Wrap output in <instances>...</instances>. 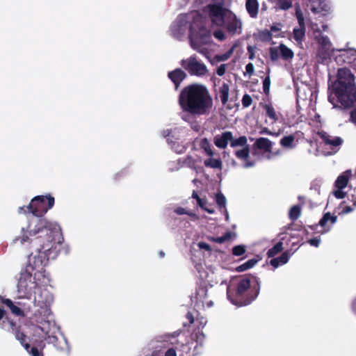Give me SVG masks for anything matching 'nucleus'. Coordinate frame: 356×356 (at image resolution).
Instances as JSON below:
<instances>
[{
  "instance_id": "1",
  "label": "nucleus",
  "mask_w": 356,
  "mask_h": 356,
  "mask_svg": "<svg viewBox=\"0 0 356 356\" xmlns=\"http://www.w3.org/2000/svg\"><path fill=\"white\" fill-rule=\"evenodd\" d=\"M55 200L50 194L47 195H38L34 197L30 202L27 209L33 216L29 219V224L26 227V232L24 228L22 229V235L17 236L13 242H20L24 244L29 241V236L38 235L35 238V243L40 245V251L39 255L35 258V263L44 265L49 259H54L58 255L60 238V227L54 222L48 220L43 216L54 205Z\"/></svg>"
},
{
  "instance_id": "2",
  "label": "nucleus",
  "mask_w": 356,
  "mask_h": 356,
  "mask_svg": "<svg viewBox=\"0 0 356 356\" xmlns=\"http://www.w3.org/2000/svg\"><path fill=\"white\" fill-rule=\"evenodd\" d=\"M179 104L184 111L202 115L209 113L213 100L205 86L192 84L182 89L179 96Z\"/></svg>"
},
{
  "instance_id": "3",
  "label": "nucleus",
  "mask_w": 356,
  "mask_h": 356,
  "mask_svg": "<svg viewBox=\"0 0 356 356\" xmlns=\"http://www.w3.org/2000/svg\"><path fill=\"white\" fill-rule=\"evenodd\" d=\"M260 284L257 280L251 282L250 277H245L238 280L236 285L230 284L227 288L228 300L236 306L250 305L258 296Z\"/></svg>"
},
{
  "instance_id": "4",
  "label": "nucleus",
  "mask_w": 356,
  "mask_h": 356,
  "mask_svg": "<svg viewBox=\"0 0 356 356\" xmlns=\"http://www.w3.org/2000/svg\"><path fill=\"white\" fill-rule=\"evenodd\" d=\"M355 76L346 67L340 68L337 72V79L333 83L332 88L339 102L344 108H349L356 102V87Z\"/></svg>"
},
{
  "instance_id": "5",
  "label": "nucleus",
  "mask_w": 356,
  "mask_h": 356,
  "mask_svg": "<svg viewBox=\"0 0 356 356\" xmlns=\"http://www.w3.org/2000/svg\"><path fill=\"white\" fill-rule=\"evenodd\" d=\"M188 38L191 46L194 50L204 54L206 49L202 47L210 42L211 32L205 25L204 18L199 13H192Z\"/></svg>"
},
{
  "instance_id": "6",
  "label": "nucleus",
  "mask_w": 356,
  "mask_h": 356,
  "mask_svg": "<svg viewBox=\"0 0 356 356\" xmlns=\"http://www.w3.org/2000/svg\"><path fill=\"white\" fill-rule=\"evenodd\" d=\"M212 1L214 3L208 5L211 22L217 26H224L230 10L225 7V0Z\"/></svg>"
},
{
  "instance_id": "7",
  "label": "nucleus",
  "mask_w": 356,
  "mask_h": 356,
  "mask_svg": "<svg viewBox=\"0 0 356 356\" xmlns=\"http://www.w3.org/2000/svg\"><path fill=\"white\" fill-rule=\"evenodd\" d=\"M229 142H230V146L232 147H238V145H245L247 142V137L242 136L238 138H234L232 133L229 131H227L222 133L220 135H216L213 139L215 145L220 149L226 148Z\"/></svg>"
},
{
  "instance_id": "8",
  "label": "nucleus",
  "mask_w": 356,
  "mask_h": 356,
  "mask_svg": "<svg viewBox=\"0 0 356 356\" xmlns=\"http://www.w3.org/2000/svg\"><path fill=\"white\" fill-rule=\"evenodd\" d=\"M180 64L191 76H202L208 71L207 66L203 63L198 61L195 55L181 60Z\"/></svg>"
},
{
  "instance_id": "9",
  "label": "nucleus",
  "mask_w": 356,
  "mask_h": 356,
  "mask_svg": "<svg viewBox=\"0 0 356 356\" xmlns=\"http://www.w3.org/2000/svg\"><path fill=\"white\" fill-rule=\"evenodd\" d=\"M319 44L317 51V60L321 63H326L330 59L334 49L332 44L327 35H319L316 37Z\"/></svg>"
},
{
  "instance_id": "10",
  "label": "nucleus",
  "mask_w": 356,
  "mask_h": 356,
  "mask_svg": "<svg viewBox=\"0 0 356 356\" xmlns=\"http://www.w3.org/2000/svg\"><path fill=\"white\" fill-rule=\"evenodd\" d=\"M6 320L7 321L8 327L6 325L3 324L1 328L13 333L15 335V339L20 343L25 350H29V348H30V344L26 342L27 336L22 330V326L20 325H17L16 322L10 318H6ZM3 323H5V321H3Z\"/></svg>"
},
{
  "instance_id": "11",
  "label": "nucleus",
  "mask_w": 356,
  "mask_h": 356,
  "mask_svg": "<svg viewBox=\"0 0 356 356\" xmlns=\"http://www.w3.org/2000/svg\"><path fill=\"white\" fill-rule=\"evenodd\" d=\"M40 286V283L37 281L32 282V275L28 270H24L20 273L17 283V289L19 293L31 294L33 289Z\"/></svg>"
},
{
  "instance_id": "12",
  "label": "nucleus",
  "mask_w": 356,
  "mask_h": 356,
  "mask_svg": "<svg viewBox=\"0 0 356 356\" xmlns=\"http://www.w3.org/2000/svg\"><path fill=\"white\" fill-rule=\"evenodd\" d=\"M293 56V51L284 44L269 48V57L273 63L277 62L280 58L284 60H290Z\"/></svg>"
},
{
  "instance_id": "13",
  "label": "nucleus",
  "mask_w": 356,
  "mask_h": 356,
  "mask_svg": "<svg viewBox=\"0 0 356 356\" xmlns=\"http://www.w3.org/2000/svg\"><path fill=\"white\" fill-rule=\"evenodd\" d=\"M317 134L325 145L330 147L331 151L328 153L329 154H334L339 150L340 146L343 143V139L341 137L330 136L325 131H318Z\"/></svg>"
},
{
  "instance_id": "14",
  "label": "nucleus",
  "mask_w": 356,
  "mask_h": 356,
  "mask_svg": "<svg viewBox=\"0 0 356 356\" xmlns=\"http://www.w3.org/2000/svg\"><path fill=\"white\" fill-rule=\"evenodd\" d=\"M337 220V216L332 215L330 212H326L323 214L318 224L309 225L308 227L316 232L318 227L320 226L323 230L319 232L321 234H325L330 230L332 226L336 223Z\"/></svg>"
},
{
  "instance_id": "15",
  "label": "nucleus",
  "mask_w": 356,
  "mask_h": 356,
  "mask_svg": "<svg viewBox=\"0 0 356 356\" xmlns=\"http://www.w3.org/2000/svg\"><path fill=\"white\" fill-rule=\"evenodd\" d=\"M0 304L5 305L16 316L24 317L26 316L25 305L21 302H13L10 299L0 296Z\"/></svg>"
},
{
  "instance_id": "16",
  "label": "nucleus",
  "mask_w": 356,
  "mask_h": 356,
  "mask_svg": "<svg viewBox=\"0 0 356 356\" xmlns=\"http://www.w3.org/2000/svg\"><path fill=\"white\" fill-rule=\"evenodd\" d=\"M225 26L227 31L232 35L236 33L240 34L241 32L242 23L231 10L226 18Z\"/></svg>"
},
{
  "instance_id": "17",
  "label": "nucleus",
  "mask_w": 356,
  "mask_h": 356,
  "mask_svg": "<svg viewBox=\"0 0 356 356\" xmlns=\"http://www.w3.org/2000/svg\"><path fill=\"white\" fill-rule=\"evenodd\" d=\"M238 147H242L243 148L235 151L234 155L237 159L245 161L243 167L245 168H249L254 166V161L248 160L250 156V146L248 144V141L245 145H238Z\"/></svg>"
},
{
  "instance_id": "18",
  "label": "nucleus",
  "mask_w": 356,
  "mask_h": 356,
  "mask_svg": "<svg viewBox=\"0 0 356 356\" xmlns=\"http://www.w3.org/2000/svg\"><path fill=\"white\" fill-rule=\"evenodd\" d=\"M187 74L181 68H176L168 73V77L174 83L175 90H177L181 83L186 78Z\"/></svg>"
},
{
  "instance_id": "19",
  "label": "nucleus",
  "mask_w": 356,
  "mask_h": 356,
  "mask_svg": "<svg viewBox=\"0 0 356 356\" xmlns=\"http://www.w3.org/2000/svg\"><path fill=\"white\" fill-rule=\"evenodd\" d=\"M351 177L352 171L350 170H346L337 178L334 182V186L338 189L345 188L347 186L348 181Z\"/></svg>"
},
{
  "instance_id": "20",
  "label": "nucleus",
  "mask_w": 356,
  "mask_h": 356,
  "mask_svg": "<svg viewBox=\"0 0 356 356\" xmlns=\"http://www.w3.org/2000/svg\"><path fill=\"white\" fill-rule=\"evenodd\" d=\"M245 8L251 18H257L259 13V3L257 0H246Z\"/></svg>"
},
{
  "instance_id": "21",
  "label": "nucleus",
  "mask_w": 356,
  "mask_h": 356,
  "mask_svg": "<svg viewBox=\"0 0 356 356\" xmlns=\"http://www.w3.org/2000/svg\"><path fill=\"white\" fill-rule=\"evenodd\" d=\"M31 247L33 248H35V250L38 251V254L35 255L33 258V265L34 266V268H40V270H38V273H35V275H34V279L35 280L36 279V277L38 275V276H40L42 275V271L43 270V272H45V270H43V268L47 266L49 263V261H47V264H45L44 265H42V264H35V258L39 255L40 254V245H37L35 243V238L34 239H32L31 240ZM41 251H44V250H41ZM57 257V256L54 258L53 259H55ZM51 259H49L48 261H49Z\"/></svg>"
},
{
  "instance_id": "22",
  "label": "nucleus",
  "mask_w": 356,
  "mask_h": 356,
  "mask_svg": "<svg viewBox=\"0 0 356 356\" xmlns=\"http://www.w3.org/2000/svg\"><path fill=\"white\" fill-rule=\"evenodd\" d=\"M272 142L267 138H259L256 140L254 145L259 149L265 151L266 152H270L272 149Z\"/></svg>"
},
{
  "instance_id": "23",
  "label": "nucleus",
  "mask_w": 356,
  "mask_h": 356,
  "mask_svg": "<svg viewBox=\"0 0 356 356\" xmlns=\"http://www.w3.org/2000/svg\"><path fill=\"white\" fill-rule=\"evenodd\" d=\"M260 106L266 111V115L275 123L278 121L279 116L273 108L272 104H263L260 103Z\"/></svg>"
},
{
  "instance_id": "24",
  "label": "nucleus",
  "mask_w": 356,
  "mask_h": 356,
  "mask_svg": "<svg viewBox=\"0 0 356 356\" xmlns=\"http://www.w3.org/2000/svg\"><path fill=\"white\" fill-rule=\"evenodd\" d=\"M290 257V254L289 251L284 252L280 257L276 258H273L270 261V264L274 268H277L280 265L285 264L288 262Z\"/></svg>"
},
{
  "instance_id": "25",
  "label": "nucleus",
  "mask_w": 356,
  "mask_h": 356,
  "mask_svg": "<svg viewBox=\"0 0 356 356\" xmlns=\"http://www.w3.org/2000/svg\"><path fill=\"white\" fill-rule=\"evenodd\" d=\"M313 3L312 10L314 13L327 12L330 9L328 4L325 3L324 0H318V1H313Z\"/></svg>"
},
{
  "instance_id": "26",
  "label": "nucleus",
  "mask_w": 356,
  "mask_h": 356,
  "mask_svg": "<svg viewBox=\"0 0 356 356\" xmlns=\"http://www.w3.org/2000/svg\"><path fill=\"white\" fill-rule=\"evenodd\" d=\"M229 92V86L224 82L218 89V95L222 105H225L228 102Z\"/></svg>"
},
{
  "instance_id": "27",
  "label": "nucleus",
  "mask_w": 356,
  "mask_h": 356,
  "mask_svg": "<svg viewBox=\"0 0 356 356\" xmlns=\"http://www.w3.org/2000/svg\"><path fill=\"white\" fill-rule=\"evenodd\" d=\"M45 347L43 341H40L37 346H31L26 350L31 356H43L42 350Z\"/></svg>"
},
{
  "instance_id": "28",
  "label": "nucleus",
  "mask_w": 356,
  "mask_h": 356,
  "mask_svg": "<svg viewBox=\"0 0 356 356\" xmlns=\"http://www.w3.org/2000/svg\"><path fill=\"white\" fill-rule=\"evenodd\" d=\"M306 26H299L293 29V36L298 42H301L305 36Z\"/></svg>"
},
{
  "instance_id": "29",
  "label": "nucleus",
  "mask_w": 356,
  "mask_h": 356,
  "mask_svg": "<svg viewBox=\"0 0 356 356\" xmlns=\"http://www.w3.org/2000/svg\"><path fill=\"white\" fill-rule=\"evenodd\" d=\"M259 261L258 259L252 258L236 268L237 272H243L252 268Z\"/></svg>"
},
{
  "instance_id": "30",
  "label": "nucleus",
  "mask_w": 356,
  "mask_h": 356,
  "mask_svg": "<svg viewBox=\"0 0 356 356\" xmlns=\"http://www.w3.org/2000/svg\"><path fill=\"white\" fill-rule=\"evenodd\" d=\"M257 39L261 42H270L273 39V34L268 29L259 31L257 35Z\"/></svg>"
},
{
  "instance_id": "31",
  "label": "nucleus",
  "mask_w": 356,
  "mask_h": 356,
  "mask_svg": "<svg viewBox=\"0 0 356 356\" xmlns=\"http://www.w3.org/2000/svg\"><path fill=\"white\" fill-rule=\"evenodd\" d=\"M283 243L281 241L277 242L273 247L270 248L266 254L269 258H273L275 255L283 250Z\"/></svg>"
},
{
  "instance_id": "32",
  "label": "nucleus",
  "mask_w": 356,
  "mask_h": 356,
  "mask_svg": "<svg viewBox=\"0 0 356 356\" xmlns=\"http://www.w3.org/2000/svg\"><path fill=\"white\" fill-rule=\"evenodd\" d=\"M341 56L343 57V62L351 65L356 60V51H344V53Z\"/></svg>"
},
{
  "instance_id": "33",
  "label": "nucleus",
  "mask_w": 356,
  "mask_h": 356,
  "mask_svg": "<svg viewBox=\"0 0 356 356\" xmlns=\"http://www.w3.org/2000/svg\"><path fill=\"white\" fill-rule=\"evenodd\" d=\"M204 164L207 168L221 169L222 162L220 159H208L204 161Z\"/></svg>"
},
{
  "instance_id": "34",
  "label": "nucleus",
  "mask_w": 356,
  "mask_h": 356,
  "mask_svg": "<svg viewBox=\"0 0 356 356\" xmlns=\"http://www.w3.org/2000/svg\"><path fill=\"white\" fill-rule=\"evenodd\" d=\"M300 214L301 207L300 205H294L290 209L289 216L292 221H295L300 217Z\"/></svg>"
},
{
  "instance_id": "35",
  "label": "nucleus",
  "mask_w": 356,
  "mask_h": 356,
  "mask_svg": "<svg viewBox=\"0 0 356 356\" xmlns=\"http://www.w3.org/2000/svg\"><path fill=\"white\" fill-rule=\"evenodd\" d=\"M232 236V233L231 232H227L222 236L209 237V239L210 241H212L214 243H223L224 242L230 240Z\"/></svg>"
},
{
  "instance_id": "36",
  "label": "nucleus",
  "mask_w": 356,
  "mask_h": 356,
  "mask_svg": "<svg viewBox=\"0 0 356 356\" xmlns=\"http://www.w3.org/2000/svg\"><path fill=\"white\" fill-rule=\"evenodd\" d=\"M277 7L282 10H287L293 6V0H277Z\"/></svg>"
},
{
  "instance_id": "37",
  "label": "nucleus",
  "mask_w": 356,
  "mask_h": 356,
  "mask_svg": "<svg viewBox=\"0 0 356 356\" xmlns=\"http://www.w3.org/2000/svg\"><path fill=\"white\" fill-rule=\"evenodd\" d=\"M294 140L295 137L293 135L285 136L280 140V143L284 147H292Z\"/></svg>"
},
{
  "instance_id": "38",
  "label": "nucleus",
  "mask_w": 356,
  "mask_h": 356,
  "mask_svg": "<svg viewBox=\"0 0 356 356\" xmlns=\"http://www.w3.org/2000/svg\"><path fill=\"white\" fill-rule=\"evenodd\" d=\"M200 146L202 149H203L206 153L211 156H213V152L211 148V145L209 143V141L208 140V139L207 138H204L201 140L200 143Z\"/></svg>"
},
{
  "instance_id": "39",
  "label": "nucleus",
  "mask_w": 356,
  "mask_h": 356,
  "mask_svg": "<svg viewBox=\"0 0 356 356\" xmlns=\"http://www.w3.org/2000/svg\"><path fill=\"white\" fill-rule=\"evenodd\" d=\"M236 47V45H233L228 51H227L225 54H222L221 55H216L215 56V59L217 61H225L227 60L230 58V56L232 55L234 50Z\"/></svg>"
},
{
  "instance_id": "40",
  "label": "nucleus",
  "mask_w": 356,
  "mask_h": 356,
  "mask_svg": "<svg viewBox=\"0 0 356 356\" xmlns=\"http://www.w3.org/2000/svg\"><path fill=\"white\" fill-rule=\"evenodd\" d=\"M197 205L204 211H207V213L212 214L214 213V209L209 208L207 207V199L206 197L200 198L197 202Z\"/></svg>"
},
{
  "instance_id": "41",
  "label": "nucleus",
  "mask_w": 356,
  "mask_h": 356,
  "mask_svg": "<svg viewBox=\"0 0 356 356\" xmlns=\"http://www.w3.org/2000/svg\"><path fill=\"white\" fill-rule=\"evenodd\" d=\"M216 202L220 209L225 208L226 198L221 192L217 193L216 194Z\"/></svg>"
},
{
  "instance_id": "42",
  "label": "nucleus",
  "mask_w": 356,
  "mask_h": 356,
  "mask_svg": "<svg viewBox=\"0 0 356 356\" xmlns=\"http://www.w3.org/2000/svg\"><path fill=\"white\" fill-rule=\"evenodd\" d=\"M45 340L48 343L53 344L57 349H63V347L60 346V342L58 341V338L56 336L49 335L45 338Z\"/></svg>"
},
{
  "instance_id": "43",
  "label": "nucleus",
  "mask_w": 356,
  "mask_h": 356,
  "mask_svg": "<svg viewBox=\"0 0 356 356\" xmlns=\"http://www.w3.org/2000/svg\"><path fill=\"white\" fill-rule=\"evenodd\" d=\"M246 251L245 246L243 245H235L232 248V254L234 256H241Z\"/></svg>"
},
{
  "instance_id": "44",
  "label": "nucleus",
  "mask_w": 356,
  "mask_h": 356,
  "mask_svg": "<svg viewBox=\"0 0 356 356\" xmlns=\"http://www.w3.org/2000/svg\"><path fill=\"white\" fill-rule=\"evenodd\" d=\"M270 78L267 75L263 81V91L266 96L270 94Z\"/></svg>"
},
{
  "instance_id": "45",
  "label": "nucleus",
  "mask_w": 356,
  "mask_h": 356,
  "mask_svg": "<svg viewBox=\"0 0 356 356\" xmlns=\"http://www.w3.org/2000/svg\"><path fill=\"white\" fill-rule=\"evenodd\" d=\"M296 17L297 18L299 26H305L304 16L299 7L296 8Z\"/></svg>"
},
{
  "instance_id": "46",
  "label": "nucleus",
  "mask_w": 356,
  "mask_h": 356,
  "mask_svg": "<svg viewBox=\"0 0 356 356\" xmlns=\"http://www.w3.org/2000/svg\"><path fill=\"white\" fill-rule=\"evenodd\" d=\"M242 105L244 108L249 107L252 103V99L248 94H245L242 98Z\"/></svg>"
},
{
  "instance_id": "47",
  "label": "nucleus",
  "mask_w": 356,
  "mask_h": 356,
  "mask_svg": "<svg viewBox=\"0 0 356 356\" xmlns=\"http://www.w3.org/2000/svg\"><path fill=\"white\" fill-rule=\"evenodd\" d=\"M227 65L226 64H221L216 70V74L222 76L225 74L226 72Z\"/></svg>"
},
{
  "instance_id": "48",
  "label": "nucleus",
  "mask_w": 356,
  "mask_h": 356,
  "mask_svg": "<svg viewBox=\"0 0 356 356\" xmlns=\"http://www.w3.org/2000/svg\"><path fill=\"white\" fill-rule=\"evenodd\" d=\"M5 315H6L5 310L0 307V325H1V327L3 324V321H5L4 325H6L8 326L7 321H6V318H8V316L5 317Z\"/></svg>"
},
{
  "instance_id": "49",
  "label": "nucleus",
  "mask_w": 356,
  "mask_h": 356,
  "mask_svg": "<svg viewBox=\"0 0 356 356\" xmlns=\"http://www.w3.org/2000/svg\"><path fill=\"white\" fill-rule=\"evenodd\" d=\"M256 47L253 46L248 45L247 47L248 58L250 60H253L254 58V50Z\"/></svg>"
},
{
  "instance_id": "50",
  "label": "nucleus",
  "mask_w": 356,
  "mask_h": 356,
  "mask_svg": "<svg viewBox=\"0 0 356 356\" xmlns=\"http://www.w3.org/2000/svg\"><path fill=\"white\" fill-rule=\"evenodd\" d=\"M213 35L219 40H223L225 38V35L221 30L215 31L213 32Z\"/></svg>"
},
{
  "instance_id": "51",
  "label": "nucleus",
  "mask_w": 356,
  "mask_h": 356,
  "mask_svg": "<svg viewBox=\"0 0 356 356\" xmlns=\"http://www.w3.org/2000/svg\"><path fill=\"white\" fill-rule=\"evenodd\" d=\"M346 193L343 191V189H338L334 192V195L337 199H343L345 197Z\"/></svg>"
},
{
  "instance_id": "52",
  "label": "nucleus",
  "mask_w": 356,
  "mask_h": 356,
  "mask_svg": "<svg viewBox=\"0 0 356 356\" xmlns=\"http://www.w3.org/2000/svg\"><path fill=\"white\" fill-rule=\"evenodd\" d=\"M321 242V239L319 237H315L313 238H311L308 241V243L312 245L314 247H318Z\"/></svg>"
},
{
  "instance_id": "53",
  "label": "nucleus",
  "mask_w": 356,
  "mask_h": 356,
  "mask_svg": "<svg viewBox=\"0 0 356 356\" xmlns=\"http://www.w3.org/2000/svg\"><path fill=\"white\" fill-rule=\"evenodd\" d=\"M281 27H282V24L281 23H274L271 26H270V30H269L270 31V33L272 32H278L281 30Z\"/></svg>"
},
{
  "instance_id": "54",
  "label": "nucleus",
  "mask_w": 356,
  "mask_h": 356,
  "mask_svg": "<svg viewBox=\"0 0 356 356\" xmlns=\"http://www.w3.org/2000/svg\"><path fill=\"white\" fill-rule=\"evenodd\" d=\"M245 70L247 74L252 75L254 73V67L252 63H249L245 66Z\"/></svg>"
},
{
  "instance_id": "55",
  "label": "nucleus",
  "mask_w": 356,
  "mask_h": 356,
  "mask_svg": "<svg viewBox=\"0 0 356 356\" xmlns=\"http://www.w3.org/2000/svg\"><path fill=\"white\" fill-rule=\"evenodd\" d=\"M350 121L356 125V108L350 112Z\"/></svg>"
},
{
  "instance_id": "56",
  "label": "nucleus",
  "mask_w": 356,
  "mask_h": 356,
  "mask_svg": "<svg viewBox=\"0 0 356 356\" xmlns=\"http://www.w3.org/2000/svg\"><path fill=\"white\" fill-rule=\"evenodd\" d=\"M349 200L353 202V206H356V188H355L350 194Z\"/></svg>"
},
{
  "instance_id": "57",
  "label": "nucleus",
  "mask_w": 356,
  "mask_h": 356,
  "mask_svg": "<svg viewBox=\"0 0 356 356\" xmlns=\"http://www.w3.org/2000/svg\"><path fill=\"white\" fill-rule=\"evenodd\" d=\"M186 318L188 321L189 324H193L195 321L193 314L191 312H187V314H186Z\"/></svg>"
},
{
  "instance_id": "58",
  "label": "nucleus",
  "mask_w": 356,
  "mask_h": 356,
  "mask_svg": "<svg viewBox=\"0 0 356 356\" xmlns=\"http://www.w3.org/2000/svg\"><path fill=\"white\" fill-rule=\"evenodd\" d=\"M40 331L43 332L44 335H46L48 333V331L45 330V327H41L40 325H36L34 328V332L40 334Z\"/></svg>"
},
{
  "instance_id": "59",
  "label": "nucleus",
  "mask_w": 356,
  "mask_h": 356,
  "mask_svg": "<svg viewBox=\"0 0 356 356\" xmlns=\"http://www.w3.org/2000/svg\"><path fill=\"white\" fill-rule=\"evenodd\" d=\"M198 246L201 249H204V250H207V251H210L211 250L210 245L209 244L204 243V242L199 243Z\"/></svg>"
},
{
  "instance_id": "60",
  "label": "nucleus",
  "mask_w": 356,
  "mask_h": 356,
  "mask_svg": "<svg viewBox=\"0 0 356 356\" xmlns=\"http://www.w3.org/2000/svg\"><path fill=\"white\" fill-rule=\"evenodd\" d=\"M165 356H177L176 350L173 348H170L165 353Z\"/></svg>"
},
{
  "instance_id": "61",
  "label": "nucleus",
  "mask_w": 356,
  "mask_h": 356,
  "mask_svg": "<svg viewBox=\"0 0 356 356\" xmlns=\"http://www.w3.org/2000/svg\"><path fill=\"white\" fill-rule=\"evenodd\" d=\"M175 211L178 215H184L188 213V211H186L184 208L182 207L177 208Z\"/></svg>"
},
{
  "instance_id": "62",
  "label": "nucleus",
  "mask_w": 356,
  "mask_h": 356,
  "mask_svg": "<svg viewBox=\"0 0 356 356\" xmlns=\"http://www.w3.org/2000/svg\"><path fill=\"white\" fill-rule=\"evenodd\" d=\"M353 208L350 206H346L341 210V213L346 214L353 211Z\"/></svg>"
},
{
  "instance_id": "63",
  "label": "nucleus",
  "mask_w": 356,
  "mask_h": 356,
  "mask_svg": "<svg viewBox=\"0 0 356 356\" xmlns=\"http://www.w3.org/2000/svg\"><path fill=\"white\" fill-rule=\"evenodd\" d=\"M18 212L19 213H30L29 211V210L27 209L26 207L24 206V207H19L18 208Z\"/></svg>"
},
{
  "instance_id": "64",
  "label": "nucleus",
  "mask_w": 356,
  "mask_h": 356,
  "mask_svg": "<svg viewBox=\"0 0 356 356\" xmlns=\"http://www.w3.org/2000/svg\"><path fill=\"white\" fill-rule=\"evenodd\" d=\"M192 197L193 199H195L197 200V202L198 201L199 199H200L201 197L197 195V192L195 191H193V193H192Z\"/></svg>"
}]
</instances>
